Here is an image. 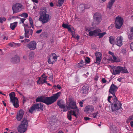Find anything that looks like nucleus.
<instances>
[{"label":"nucleus","instance_id":"37","mask_svg":"<svg viewBox=\"0 0 133 133\" xmlns=\"http://www.w3.org/2000/svg\"><path fill=\"white\" fill-rule=\"evenodd\" d=\"M101 59V58H96V62L95 63L98 64H100Z\"/></svg>","mask_w":133,"mask_h":133},{"label":"nucleus","instance_id":"13","mask_svg":"<svg viewBox=\"0 0 133 133\" xmlns=\"http://www.w3.org/2000/svg\"><path fill=\"white\" fill-rule=\"evenodd\" d=\"M48 62L49 64H52L54 63L57 60V56L55 54L52 53L49 56Z\"/></svg>","mask_w":133,"mask_h":133},{"label":"nucleus","instance_id":"40","mask_svg":"<svg viewBox=\"0 0 133 133\" xmlns=\"http://www.w3.org/2000/svg\"><path fill=\"white\" fill-rule=\"evenodd\" d=\"M22 17L26 18L28 17V14L26 13H23L20 15Z\"/></svg>","mask_w":133,"mask_h":133},{"label":"nucleus","instance_id":"57","mask_svg":"<svg viewBox=\"0 0 133 133\" xmlns=\"http://www.w3.org/2000/svg\"><path fill=\"white\" fill-rule=\"evenodd\" d=\"M31 0L34 3H38V0Z\"/></svg>","mask_w":133,"mask_h":133},{"label":"nucleus","instance_id":"62","mask_svg":"<svg viewBox=\"0 0 133 133\" xmlns=\"http://www.w3.org/2000/svg\"><path fill=\"white\" fill-rule=\"evenodd\" d=\"M30 40L29 39H25L24 40L25 42H29Z\"/></svg>","mask_w":133,"mask_h":133},{"label":"nucleus","instance_id":"43","mask_svg":"<svg viewBox=\"0 0 133 133\" xmlns=\"http://www.w3.org/2000/svg\"><path fill=\"white\" fill-rule=\"evenodd\" d=\"M15 45V43L14 42H12L11 43H10L9 44V46H11V47H12L14 45Z\"/></svg>","mask_w":133,"mask_h":133},{"label":"nucleus","instance_id":"61","mask_svg":"<svg viewBox=\"0 0 133 133\" xmlns=\"http://www.w3.org/2000/svg\"><path fill=\"white\" fill-rule=\"evenodd\" d=\"M15 45L17 46H20L21 45V44L20 43H15Z\"/></svg>","mask_w":133,"mask_h":133},{"label":"nucleus","instance_id":"42","mask_svg":"<svg viewBox=\"0 0 133 133\" xmlns=\"http://www.w3.org/2000/svg\"><path fill=\"white\" fill-rule=\"evenodd\" d=\"M6 20V18L5 17L1 18L0 17V22L2 23L4 21Z\"/></svg>","mask_w":133,"mask_h":133},{"label":"nucleus","instance_id":"25","mask_svg":"<svg viewBox=\"0 0 133 133\" xmlns=\"http://www.w3.org/2000/svg\"><path fill=\"white\" fill-rule=\"evenodd\" d=\"M116 0H110V1L108 2L107 7L109 9H111L112 5L114 2Z\"/></svg>","mask_w":133,"mask_h":133},{"label":"nucleus","instance_id":"8","mask_svg":"<svg viewBox=\"0 0 133 133\" xmlns=\"http://www.w3.org/2000/svg\"><path fill=\"white\" fill-rule=\"evenodd\" d=\"M13 13H16L20 12L23 9V6L20 3H16L12 6Z\"/></svg>","mask_w":133,"mask_h":133},{"label":"nucleus","instance_id":"22","mask_svg":"<svg viewBox=\"0 0 133 133\" xmlns=\"http://www.w3.org/2000/svg\"><path fill=\"white\" fill-rule=\"evenodd\" d=\"M112 57V58L111 57H110L108 58L107 60L108 61H112L114 62H118L121 61L120 59L119 58H117L115 55L113 56Z\"/></svg>","mask_w":133,"mask_h":133},{"label":"nucleus","instance_id":"6","mask_svg":"<svg viewBox=\"0 0 133 133\" xmlns=\"http://www.w3.org/2000/svg\"><path fill=\"white\" fill-rule=\"evenodd\" d=\"M113 104L111 105V107L112 111H115L120 109L121 107L122 104L118 101L116 97H114Z\"/></svg>","mask_w":133,"mask_h":133},{"label":"nucleus","instance_id":"53","mask_svg":"<svg viewBox=\"0 0 133 133\" xmlns=\"http://www.w3.org/2000/svg\"><path fill=\"white\" fill-rule=\"evenodd\" d=\"M42 31V29H40L39 30H37L36 32V33L37 34H39Z\"/></svg>","mask_w":133,"mask_h":133},{"label":"nucleus","instance_id":"59","mask_svg":"<svg viewBox=\"0 0 133 133\" xmlns=\"http://www.w3.org/2000/svg\"><path fill=\"white\" fill-rule=\"evenodd\" d=\"M91 47L94 49H95L96 48L95 45L94 44H92Z\"/></svg>","mask_w":133,"mask_h":133},{"label":"nucleus","instance_id":"33","mask_svg":"<svg viewBox=\"0 0 133 133\" xmlns=\"http://www.w3.org/2000/svg\"><path fill=\"white\" fill-rule=\"evenodd\" d=\"M29 20L30 25H31V27L33 29L34 28V25L33 23V21L32 18L31 17H29Z\"/></svg>","mask_w":133,"mask_h":133},{"label":"nucleus","instance_id":"14","mask_svg":"<svg viewBox=\"0 0 133 133\" xmlns=\"http://www.w3.org/2000/svg\"><path fill=\"white\" fill-rule=\"evenodd\" d=\"M48 76L45 74H43L41 77L39 78V79L37 81V84H39L41 83L43 84L45 83H47L46 79Z\"/></svg>","mask_w":133,"mask_h":133},{"label":"nucleus","instance_id":"52","mask_svg":"<svg viewBox=\"0 0 133 133\" xmlns=\"http://www.w3.org/2000/svg\"><path fill=\"white\" fill-rule=\"evenodd\" d=\"M26 19L25 18H21V21L22 23H24V22Z\"/></svg>","mask_w":133,"mask_h":133},{"label":"nucleus","instance_id":"51","mask_svg":"<svg viewBox=\"0 0 133 133\" xmlns=\"http://www.w3.org/2000/svg\"><path fill=\"white\" fill-rule=\"evenodd\" d=\"M84 119L85 120L87 121L88 120H90V119H91L89 117H85L84 118Z\"/></svg>","mask_w":133,"mask_h":133},{"label":"nucleus","instance_id":"11","mask_svg":"<svg viewBox=\"0 0 133 133\" xmlns=\"http://www.w3.org/2000/svg\"><path fill=\"white\" fill-rule=\"evenodd\" d=\"M38 109H40L42 110H43V105L42 104L37 103L34 104L29 110V111L30 113H32L35 110Z\"/></svg>","mask_w":133,"mask_h":133},{"label":"nucleus","instance_id":"18","mask_svg":"<svg viewBox=\"0 0 133 133\" xmlns=\"http://www.w3.org/2000/svg\"><path fill=\"white\" fill-rule=\"evenodd\" d=\"M25 33L24 34L25 37L26 38H29L31 37L33 33V30L32 29H28L24 30Z\"/></svg>","mask_w":133,"mask_h":133},{"label":"nucleus","instance_id":"28","mask_svg":"<svg viewBox=\"0 0 133 133\" xmlns=\"http://www.w3.org/2000/svg\"><path fill=\"white\" fill-rule=\"evenodd\" d=\"M12 60L14 62H18L20 61V58L18 56H16L14 58H12Z\"/></svg>","mask_w":133,"mask_h":133},{"label":"nucleus","instance_id":"50","mask_svg":"<svg viewBox=\"0 0 133 133\" xmlns=\"http://www.w3.org/2000/svg\"><path fill=\"white\" fill-rule=\"evenodd\" d=\"M102 82L103 83H105L107 81L104 78H103L102 80Z\"/></svg>","mask_w":133,"mask_h":133},{"label":"nucleus","instance_id":"7","mask_svg":"<svg viewBox=\"0 0 133 133\" xmlns=\"http://www.w3.org/2000/svg\"><path fill=\"white\" fill-rule=\"evenodd\" d=\"M11 101L13 103L14 106L16 108L19 106L17 98L15 97V94L14 92H12L9 94Z\"/></svg>","mask_w":133,"mask_h":133},{"label":"nucleus","instance_id":"32","mask_svg":"<svg viewBox=\"0 0 133 133\" xmlns=\"http://www.w3.org/2000/svg\"><path fill=\"white\" fill-rule=\"evenodd\" d=\"M95 55L96 56V58H102V54L99 52H96L95 53Z\"/></svg>","mask_w":133,"mask_h":133},{"label":"nucleus","instance_id":"23","mask_svg":"<svg viewBox=\"0 0 133 133\" xmlns=\"http://www.w3.org/2000/svg\"><path fill=\"white\" fill-rule=\"evenodd\" d=\"M62 26L63 27L67 28L68 29L69 31H70L72 34L74 33V31H72L71 28L70 26V25H68L67 24L63 23L62 24Z\"/></svg>","mask_w":133,"mask_h":133},{"label":"nucleus","instance_id":"60","mask_svg":"<svg viewBox=\"0 0 133 133\" xmlns=\"http://www.w3.org/2000/svg\"><path fill=\"white\" fill-rule=\"evenodd\" d=\"M79 105L81 107H82L83 106L82 104H83V102H80L79 103Z\"/></svg>","mask_w":133,"mask_h":133},{"label":"nucleus","instance_id":"9","mask_svg":"<svg viewBox=\"0 0 133 133\" xmlns=\"http://www.w3.org/2000/svg\"><path fill=\"white\" fill-rule=\"evenodd\" d=\"M92 30V28H86V30L87 32L89 31V35L90 36H98L99 33L101 32V30L97 29L93 31H91Z\"/></svg>","mask_w":133,"mask_h":133},{"label":"nucleus","instance_id":"20","mask_svg":"<svg viewBox=\"0 0 133 133\" xmlns=\"http://www.w3.org/2000/svg\"><path fill=\"white\" fill-rule=\"evenodd\" d=\"M94 110L93 107L92 105H88L86 106L84 109V111L87 113H90Z\"/></svg>","mask_w":133,"mask_h":133},{"label":"nucleus","instance_id":"55","mask_svg":"<svg viewBox=\"0 0 133 133\" xmlns=\"http://www.w3.org/2000/svg\"><path fill=\"white\" fill-rule=\"evenodd\" d=\"M109 54L111 55L112 57L114 55V53L113 52H112L110 51L109 52Z\"/></svg>","mask_w":133,"mask_h":133},{"label":"nucleus","instance_id":"31","mask_svg":"<svg viewBox=\"0 0 133 133\" xmlns=\"http://www.w3.org/2000/svg\"><path fill=\"white\" fill-rule=\"evenodd\" d=\"M98 112H96V113H94L92 114H91L89 116L90 117H92L94 118H98L99 117V116L98 115H97H97H98Z\"/></svg>","mask_w":133,"mask_h":133},{"label":"nucleus","instance_id":"48","mask_svg":"<svg viewBox=\"0 0 133 133\" xmlns=\"http://www.w3.org/2000/svg\"><path fill=\"white\" fill-rule=\"evenodd\" d=\"M130 49L132 50L133 51V42L130 44Z\"/></svg>","mask_w":133,"mask_h":133},{"label":"nucleus","instance_id":"46","mask_svg":"<svg viewBox=\"0 0 133 133\" xmlns=\"http://www.w3.org/2000/svg\"><path fill=\"white\" fill-rule=\"evenodd\" d=\"M112 97V96H110L108 97V101L109 103H111V102L110 101V100L111 98Z\"/></svg>","mask_w":133,"mask_h":133},{"label":"nucleus","instance_id":"44","mask_svg":"<svg viewBox=\"0 0 133 133\" xmlns=\"http://www.w3.org/2000/svg\"><path fill=\"white\" fill-rule=\"evenodd\" d=\"M85 60L86 62L87 63H89L90 62V59L88 57L86 58Z\"/></svg>","mask_w":133,"mask_h":133},{"label":"nucleus","instance_id":"29","mask_svg":"<svg viewBox=\"0 0 133 133\" xmlns=\"http://www.w3.org/2000/svg\"><path fill=\"white\" fill-rule=\"evenodd\" d=\"M109 41L110 43L112 44H114V43H115L114 37L113 36H110L109 37Z\"/></svg>","mask_w":133,"mask_h":133},{"label":"nucleus","instance_id":"54","mask_svg":"<svg viewBox=\"0 0 133 133\" xmlns=\"http://www.w3.org/2000/svg\"><path fill=\"white\" fill-rule=\"evenodd\" d=\"M54 87H55V88H56L57 87V88L59 89H60L61 88V87L59 85H57V86H54Z\"/></svg>","mask_w":133,"mask_h":133},{"label":"nucleus","instance_id":"38","mask_svg":"<svg viewBox=\"0 0 133 133\" xmlns=\"http://www.w3.org/2000/svg\"><path fill=\"white\" fill-rule=\"evenodd\" d=\"M128 37L130 39H133V33L129 32L128 34Z\"/></svg>","mask_w":133,"mask_h":133},{"label":"nucleus","instance_id":"16","mask_svg":"<svg viewBox=\"0 0 133 133\" xmlns=\"http://www.w3.org/2000/svg\"><path fill=\"white\" fill-rule=\"evenodd\" d=\"M37 43L34 41H31L27 44V47L30 50H33L36 48Z\"/></svg>","mask_w":133,"mask_h":133},{"label":"nucleus","instance_id":"26","mask_svg":"<svg viewBox=\"0 0 133 133\" xmlns=\"http://www.w3.org/2000/svg\"><path fill=\"white\" fill-rule=\"evenodd\" d=\"M84 63L83 61L81 60L80 62L76 65V67L77 68H79L83 67L84 65Z\"/></svg>","mask_w":133,"mask_h":133},{"label":"nucleus","instance_id":"64","mask_svg":"<svg viewBox=\"0 0 133 133\" xmlns=\"http://www.w3.org/2000/svg\"><path fill=\"white\" fill-rule=\"evenodd\" d=\"M83 53H84V51H80L79 54V55L82 54Z\"/></svg>","mask_w":133,"mask_h":133},{"label":"nucleus","instance_id":"35","mask_svg":"<svg viewBox=\"0 0 133 133\" xmlns=\"http://www.w3.org/2000/svg\"><path fill=\"white\" fill-rule=\"evenodd\" d=\"M23 25L24 27V30H28L27 29V28H31V27L30 28L29 27V24L28 23L26 24L24 23Z\"/></svg>","mask_w":133,"mask_h":133},{"label":"nucleus","instance_id":"36","mask_svg":"<svg viewBox=\"0 0 133 133\" xmlns=\"http://www.w3.org/2000/svg\"><path fill=\"white\" fill-rule=\"evenodd\" d=\"M34 57V53L32 52H31L30 53L29 55V58L30 59H32Z\"/></svg>","mask_w":133,"mask_h":133},{"label":"nucleus","instance_id":"3","mask_svg":"<svg viewBox=\"0 0 133 133\" xmlns=\"http://www.w3.org/2000/svg\"><path fill=\"white\" fill-rule=\"evenodd\" d=\"M39 21L42 24L48 22L49 20V16L48 14H46V9L45 8L42 9L40 12Z\"/></svg>","mask_w":133,"mask_h":133},{"label":"nucleus","instance_id":"27","mask_svg":"<svg viewBox=\"0 0 133 133\" xmlns=\"http://www.w3.org/2000/svg\"><path fill=\"white\" fill-rule=\"evenodd\" d=\"M17 24V22H15L10 24V28L12 30H14Z\"/></svg>","mask_w":133,"mask_h":133},{"label":"nucleus","instance_id":"49","mask_svg":"<svg viewBox=\"0 0 133 133\" xmlns=\"http://www.w3.org/2000/svg\"><path fill=\"white\" fill-rule=\"evenodd\" d=\"M121 52L123 54H125L126 52V50L125 49H123L122 50Z\"/></svg>","mask_w":133,"mask_h":133},{"label":"nucleus","instance_id":"41","mask_svg":"<svg viewBox=\"0 0 133 133\" xmlns=\"http://www.w3.org/2000/svg\"><path fill=\"white\" fill-rule=\"evenodd\" d=\"M75 32H74V33H73V34H72V36L73 38H76L77 40L79 38V36L78 35H76L75 34Z\"/></svg>","mask_w":133,"mask_h":133},{"label":"nucleus","instance_id":"30","mask_svg":"<svg viewBox=\"0 0 133 133\" xmlns=\"http://www.w3.org/2000/svg\"><path fill=\"white\" fill-rule=\"evenodd\" d=\"M65 0H58L57 5V6L60 7L63 4Z\"/></svg>","mask_w":133,"mask_h":133},{"label":"nucleus","instance_id":"47","mask_svg":"<svg viewBox=\"0 0 133 133\" xmlns=\"http://www.w3.org/2000/svg\"><path fill=\"white\" fill-rule=\"evenodd\" d=\"M110 129L111 130V133H116V128H115L114 129V131H113L112 130V129L111 128H110Z\"/></svg>","mask_w":133,"mask_h":133},{"label":"nucleus","instance_id":"10","mask_svg":"<svg viewBox=\"0 0 133 133\" xmlns=\"http://www.w3.org/2000/svg\"><path fill=\"white\" fill-rule=\"evenodd\" d=\"M93 18L95 24H99L102 19L101 14L99 13H95L93 15Z\"/></svg>","mask_w":133,"mask_h":133},{"label":"nucleus","instance_id":"12","mask_svg":"<svg viewBox=\"0 0 133 133\" xmlns=\"http://www.w3.org/2000/svg\"><path fill=\"white\" fill-rule=\"evenodd\" d=\"M123 23V20L121 17L118 16L116 17L115 21V26L117 29H120Z\"/></svg>","mask_w":133,"mask_h":133},{"label":"nucleus","instance_id":"2","mask_svg":"<svg viewBox=\"0 0 133 133\" xmlns=\"http://www.w3.org/2000/svg\"><path fill=\"white\" fill-rule=\"evenodd\" d=\"M112 69V73L114 75H119L120 72L128 73V72L126 68L125 67H122L121 66H118L114 65L110 66Z\"/></svg>","mask_w":133,"mask_h":133},{"label":"nucleus","instance_id":"56","mask_svg":"<svg viewBox=\"0 0 133 133\" xmlns=\"http://www.w3.org/2000/svg\"><path fill=\"white\" fill-rule=\"evenodd\" d=\"M130 125L132 127H133V121H131L130 122Z\"/></svg>","mask_w":133,"mask_h":133},{"label":"nucleus","instance_id":"4","mask_svg":"<svg viewBox=\"0 0 133 133\" xmlns=\"http://www.w3.org/2000/svg\"><path fill=\"white\" fill-rule=\"evenodd\" d=\"M61 92H58L50 97H45L44 103L47 105H50L56 101L60 96Z\"/></svg>","mask_w":133,"mask_h":133},{"label":"nucleus","instance_id":"45","mask_svg":"<svg viewBox=\"0 0 133 133\" xmlns=\"http://www.w3.org/2000/svg\"><path fill=\"white\" fill-rule=\"evenodd\" d=\"M81 7H82L83 8H85V9H88L89 8V7H87L86 6H85L83 4H82L81 5Z\"/></svg>","mask_w":133,"mask_h":133},{"label":"nucleus","instance_id":"21","mask_svg":"<svg viewBox=\"0 0 133 133\" xmlns=\"http://www.w3.org/2000/svg\"><path fill=\"white\" fill-rule=\"evenodd\" d=\"M89 86L87 84H85L82 88V93L84 95H86L88 93Z\"/></svg>","mask_w":133,"mask_h":133},{"label":"nucleus","instance_id":"39","mask_svg":"<svg viewBox=\"0 0 133 133\" xmlns=\"http://www.w3.org/2000/svg\"><path fill=\"white\" fill-rule=\"evenodd\" d=\"M133 119V115L130 116L127 119V122L128 123L130 121Z\"/></svg>","mask_w":133,"mask_h":133},{"label":"nucleus","instance_id":"34","mask_svg":"<svg viewBox=\"0 0 133 133\" xmlns=\"http://www.w3.org/2000/svg\"><path fill=\"white\" fill-rule=\"evenodd\" d=\"M107 33L105 32H103V33L99 32L98 36L99 38H101L103 37L104 35L106 34Z\"/></svg>","mask_w":133,"mask_h":133},{"label":"nucleus","instance_id":"15","mask_svg":"<svg viewBox=\"0 0 133 133\" xmlns=\"http://www.w3.org/2000/svg\"><path fill=\"white\" fill-rule=\"evenodd\" d=\"M118 89V87L114 84H112L109 90V92L113 95L114 97L116 98L115 95V92Z\"/></svg>","mask_w":133,"mask_h":133},{"label":"nucleus","instance_id":"58","mask_svg":"<svg viewBox=\"0 0 133 133\" xmlns=\"http://www.w3.org/2000/svg\"><path fill=\"white\" fill-rule=\"evenodd\" d=\"M130 32L133 33V26L131 27L130 28Z\"/></svg>","mask_w":133,"mask_h":133},{"label":"nucleus","instance_id":"19","mask_svg":"<svg viewBox=\"0 0 133 133\" xmlns=\"http://www.w3.org/2000/svg\"><path fill=\"white\" fill-rule=\"evenodd\" d=\"M123 38L122 37H118L115 41V44L119 46H120L123 44Z\"/></svg>","mask_w":133,"mask_h":133},{"label":"nucleus","instance_id":"17","mask_svg":"<svg viewBox=\"0 0 133 133\" xmlns=\"http://www.w3.org/2000/svg\"><path fill=\"white\" fill-rule=\"evenodd\" d=\"M24 114L23 110L22 109L20 110L17 112L16 117L17 120L18 121H20L22 118Z\"/></svg>","mask_w":133,"mask_h":133},{"label":"nucleus","instance_id":"24","mask_svg":"<svg viewBox=\"0 0 133 133\" xmlns=\"http://www.w3.org/2000/svg\"><path fill=\"white\" fill-rule=\"evenodd\" d=\"M45 97L43 96L39 97L36 99V102H41L44 103Z\"/></svg>","mask_w":133,"mask_h":133},{"label":"nucleus","instance_id":"63","mask_svg":"<svg viewBox=\"0 0 133 133\" xmlns=\"http://www.w3.org/2000/svg\"><path fill=\"white\" fill-rule=\"evenodd\" d=\"M50 5L51 7H52L54 6L53 3L52 2H51L50 3Z\"/></svg>","mask_w":133,"mask_h":133},{"label":"nucleus","instance_id":"5","mask_svg":"<svg viewBox=\"0 0 133 133\" xmlns=\"http://www.w3.org/2000/svg\"><path fill=\"white\" fill-rule=\"evenodd\" d=\"M28 125V123L27 119H23L18 128V131L20 133H24L26 130Z\"/></svg>","mask_w":133,"mask_h":133},{"label":"nucleus","instance_id":"1","mask_svg":"<svg viewBox=\"0 0 133 133\" xmlns=\"http://www.w3.org/2000/svg\"><path fill=\"white\" fill-rule=\"evenodd\" d=\"M66 104L68 106H65L63 102L62 101H59L57 102L58 105L60 108L63 109V111H66L69 109L74 110H73L69 111L68 112L67 117L69 120H71V115L75 116L76 117H77V115L79 113V110L76 106V102L74 101H71L69 103L67 102Z\"/></svg>","mask_w":133,"mask_h":133}]
</instances>
